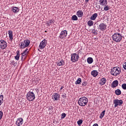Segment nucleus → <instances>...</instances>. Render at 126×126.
<instances>
[{
	"instance_id": "nucleus-1",
	"label": "nucleus",
	"mask_w": 126,
	"mask_h": 126,
	"mask_svg": "<svg viewBox=\"0 0 126 126\" xmlns=\"http://www.w3.org/2000/svg\"><path fill=\"white\" fill-rule=\"evenodd\" d=\"M78 103L79 106L85 107L88 104V98L86 97H81L79 99Z\"/></svg>"
},
{
	"instance_id": "nucleus-2",
	"label": "nucleus",
	"mask_w": 126,
	"mask_h": 126,
	"mask_svg": "<svg viewBox=\"0 0 126 126\" xmlns=\"http://www.w3.org/2000/svg\"><path fill=\"white\" fill-rule=\"evenodd\" d=\"M112 40L116 42V43H119L122 41V39H123V37L122 36V34L116 32L112 35Z\"/></svg>"
},
{
	"instance_id": "nucleus-3",
	"label": "nucleus",
	"mask_w": 126,
	"mask_h": 126,
	"mask_svg": "<svg viewBox=\"0 0 126 126\" xmlns=\"http://www.w3.org/2000/svg\"><path fill=\"white\" fill-rule=\"evenodd\" d=\"M121 68L114 67L111 69L110 73L112 75H114V76H117V75H119L121 73Z\"/></svg>"
},
{
	"instance_id": "nucleus-4",
	"label": "nucleus",
	"mask_w": 126,
	"mask_h": 126,
	"mask_svg": "<svg viewBox=\"0 0 126 126\" xmlns=\"http://www.w3.org/2000/svg\"><path fill=\"white\" fill-rule=\"evenodd\" d=\"M26 97L28 101H34L35 100V94L32 92H29L27 94Z\"/></svg>"
},
{
	"instance_id": "nucleus-5",
	"label": "nucleus",
	"mask_w": 126,
	"mask_h": 126,
	"mask_svg": "<svg viewBox=\"0 0 126 126\" xmlns=\"http://www.w3.org/2000/svg\"><path fill=\"white\" fill-rule=\"evenodd\" d=\"M79 59V55L76 54V53H73L71 55V62L72 63H75L78 62Z\"/></svg>"
},
{
	"instance_id": "nucleus-6",
	"label": "nucleus",
	"mask_w": 126,
	"mask_h": 126,
	"mask_svg": "<svg viewBox=\"0 0 126 126\" xmlns=\"http://www.w3.org/2000/svg\"><path fill=\"white\" fill-rule=\"evenodd\" d=\"M124 103V101H123V100L120 99H115L113 100V103L115 104L114 107L115 108H117L118 106H122Z\"/></svg>"
},
{
	"instance_id": "nucleus-7",
	"label": "nucleus",
	"mask_w": 126,
	"mask_h": 126,
	"mask_svg": "<svg viewBox=\"0 0 126 126\" xmlns=\"http://www.w3.org/2000/svg\"><path fill=\"white\" fill-rule=\"evenodd\" d=\"M6 47H7V43L4 40H0V49H2V50H4V49H6Z\"/></svg>"
},
{
	"instance_id": "nucleus-8",
	"label": "nucleus",
	"mask_w": 126,
	"mask_h": 126,
	"mask_svg": "<svg viewBox=\"0 0 126 126\" xmlns=\"http://www.w3.org/2000/svg\"><path fill=\"white\" fill-rule=\"evenodd\" d=\"M67 36V31L66 30H64L61 32L60 34L59 38L60 39H64L65 37Z\"/></svg>"
},
{
	"instance_id": "nucleus-9",
	"label": "nucleus",
	"mask_w": 126,
	"mask_h": 126,
	"mask_svg": "<svg viewBox=\"0 0 126 126\" xmlns=\"http://www.w3.org/2000/svg\"><path fill=\"white\" fill-rule=\"evenodd\" d=\"M47 45V40L44 39L42 40L39 45V49H40L41 50H43L46 47Z\"/></svg>"
},
{
	"instance_id": "nucleus-10",
	"label": "nucleus",
	"mask_w": 126,
	"mask_h": 126,
	"mask_svg": "<svg viewBox=\"0 0 126 126\" xmlns=\"http://www.w3.org/2000/svg\"><path fill=\"white\" fill-rule=\"evenodd\" d=\"M99 29L100 31H105L107 29V25L104 23H101L99 25Z\"/></svg>"
},
{
	"instance_id": "nucleus-11",
	"label": "nucleus",
	"mask_w": 126,
	"mask_h": 126,
	"mask_svg": "<svg viewBox=\"0 0 126 126\" xmlns=\"http://www.w3.org/2000/svg\"><path fill=\"white\" fill-rule=\"evenodd\" d=\"M23 124V119L20 118H18L16 122V125L18 126H22Z\"/></svg>"
},
{
	"instance_id": "nucleus-12",
	"label": "nucleus",
	"mask_w": 126,
	"mask_h": 126,
	"mask_svg": "<svg viewBox=\"0 0 126 126\" xmlns=\"http://www.w3.org/2000/svg\"><path fill=\"white\" fill-rule=\"evenodd\" d=\"M52 99L54 100V101H58L59 99H60V94L55 93L53 95Z\"/></svg>"
},
{
	"instance_id": "nucleus-13",
	"label": "nucleus",
	"mask_w": 126,
	"mask_h": 126,
	"mask_svg": "<svg viewBox=\"0 0 126 126\" xmlns=\"http://www.w3.org/2000/svg\"><path fill=\"white\" fill-rule=\"evenodd\" d=\"M118 85H119V81H118V80H115V81H114L112 84H111V87L112 88H115L117 87V86H118Z\"/></svg>"
},
{
	"instance_id": "nucleus-14",
	"label": "nucleus",
	"mask_w": 126,
	"mask_h": 126,
	"mask_svg": "<svg viewBox=\"0 0 126 126\" xmlns=\"http://www.w3.org/2000/svg\"><path fill=\"white\" fill-rule=\"evenodd\" d=\"M99 4L101 5H107L108 4V1L107 0H99Z\"/></svg>"
},
{
	"instance_id": "nucleus-15",
	"label": "nucleus",
	"mask_w": 126,
	"mask_h": 126,
	"mask_svg": "<svg viewBox=\"0 0 126 126\" xmlns=\"http://www.w3.org/2000/svg\"><path fill=\"white\" fill-rule=\"evenodd\" d=\"M106 82H107V79L105 78H102L99 81V84L100 85H104V84H106Z\"/></svg>"
},
{
	"instance_id": "nucleus-16",
	"label": "nucleus",
	"mask_w": 126,
	"mask_h": 126,
	"mask_svg": "<svg viewBox=\"0 0 126 126\" xmlns=\"http://www.w3.org/2000/svg\"><path fill=\"white\" fill-rule=\"evenodd\" d=\"M64 62L63 61V60H61L58 61V63H57V64L58 66H61V65H64Z\"/></svg>"
},
{
	"instance_id": "nucleus-17",
	"label": "nucleus",
	"mask_w": 126,
	"mask_h": 126,
	"mask_svg": "<svg viewBox=\"0 0 126 126\" xmlns=\"http://www.w3.org/2000/svg\"><path fill=\"white\" fill-rule=\"evenodd\" d=\"M76 15L79 17H82L83 16V12L82 10H78L76 13Z\"/></svg>"
},
{
	"instance_id": "nucleus-18",
	"label": "nucleus",
	"mask_w": 126,
	"mask_h": 126,
	"mask_svg": "<svg viewBox=\"0 0 126 126\" xmlns=\"http://www.w3.org/2000/svg\"><path fill=\"white\" fill-rule=\"evenodd\" d=\"M8 34H9V38L10 40H13V33H12V31H8Z\"/></svg>"
},
{
	"instance_id": "nucleus-19",
	"label": "nucleus",
	"mask_w": 126,
	"mask_h": 126,
	"mask_svg": "<svg viewBox=\"0 0 126 126\" xmlns=\"http://www.w3.org/2000/svg\"><path fill=\"white\" fill-rule=\"evenodd\" d=\"M20 51L19 50H18L16 52V56H15V59L16 60V61H19V58H20Z\"/></svg>"
},
{
	"instance_id": "nucleus-20",
	"label": "nucleus",
	"mask_w": 126,
	"mask_h": 126,
	"mask_svg": "<svg viewBox=\"0 0 126 126\" xmlns=\"http://www.w3.org/2000/svg\"><path fill=\"white\" fill-rule=\"evenodd\" d=\"M97 16H98V14L95 13L93 14V15L91 16L90 19L91 20H95L96 18H97Z\"/></svg>"
},
{
	"instance_id": "nucleus-21",
	"label": "nucleus",
	"mask_w": 126,
	"mask_h": 126,
	"mask_svg": "<svg viewBox=\"0 0 126 126\" xmlns=\"http://www.w3.org/2000/svg\"><path fill=\"white\" fill-rule=\"evenodd\" d=\"M91 74H92V75H93V76H94V77H96V76H97V75H98V73L97 71V70H94L93 71H92Z\"/></svg>"
},
{
	"instance_id": "nucleus-22",
	"label": "nucleus",
	"mask_w": 126,
	"mask_h": 126,
	"mask_svg": "<svg viewBox=\"0 0 126 126\" xmlns=\"http://www.w3.org/2000/svg\"><path fill=\"white\" fill-rule=\"evenodd\" d=\"M23 42L27 47H29V45H30V40L28 39H25Z\"/></svg>"
},
{
	"instance_id": "nucleus-23",
	"label": "nucleus",
	"mask_w": 126,
	"mask_h": 126,
	"mask_svg": "<svg viewBox=\"0 0 126 126\" xmlns=\"http://www.w3.org/2000/svg\"><path fill=\"white\" fill-rule=\"evenodd\" d=\"M19 46H20V49H25V48H27V47L25 46V44L23 41L20 43V44H19Z\"/></svg>"
},
{
	"instance_id": "nucleus-24",
	"label": "nucleus",
	"mask_w": 126,
	"mask_h": 126,
	"mask_svg": "<svg viewBox=\"0 0 126 126\" xmlns=\"http://www.w3.org/2000/svg\"><path fill=\"white\" fill-rule=\"evenodd\" d=\"M29 53V51H28V49H26L25 51H23V53L21 54L22 57H25L27 54Z\"/></svg>"
},
{
	"instance_id": "nucleus-25",
	"label": "nucleus",
	"mask_w": 126,
	"mask_h": 126,
	"mask_svg": "<svg viewBox=\"0 0 126 126\" xmlns=\"http://www.w3.org/2000/svg\"><path fill=\"white\" fill-rule=\"evenodd\" d=\"M12 10L15 13H17V12L19 11V8L17 7H14L12 9Z\"/></svg>"
},
{
	"instance_id": "nucleus-26",
	"label": "nucleus",
	"mask_w": 126,
	"mask_h": 126,
	"mask_svg": "<svg viewBox=\"0 0 126 126\" xmlns=\"http://www.w3.org/2000/svg\"><path fill=\"white\" fill-rule=\"evenodd\" d=\"M87 63H89L90 64L92 63H93V58H92L91 57H89L87 59Z\"/></svg>"
},
{
	"instance_id": "nucleus-27",
	"label": "nucleus",
	"mask_w": 126,
	"mask_h": 126,
	"mask_svg": "<svg viewBox=\"0 0 126 126\" xmlns=\"http://www.w3.org/2000/svg\"><path fill=\"white\" fill-rule=\"evenodd\" d=\"M87 24L88 26H89L90 27H91V26H93L94 24V22H93L92 20H89Z\"/></svg>"
},
{
	"instance_id": "nucleus-28",
	"label": "nucleus",
	"mask_w": 126,
	"mask_h": 126,
	"mask_svg": "<svg viewBox=\"0 0 126 126\" xmlns=\"http://www.w3.org/2000/svg\"><path fill=\"white\" fill-rule=\"evenodd\" d=\"M82 80H81V78H79L77 79V81L75 82V84L77 85V84H81Z\"/></svg>"
},
{
	"instance_id": "nucleus-29",
	"label": "nucleus",
	"mask_w": 126,
	"mask_h": 126,
	"mask_svg": "<svg viewBox=\"0 0 126 126\" xmlns=\"http://www.w3.org/2000/svg\"><path fill=\"white\" fill-rule=\"evenodd\" d=\"M115 93L119 96V95H121V94H122V91H121L120 89H117L115 90Z\"/></svg>"
},
{
	"instance_id": "nucleus-30",
	"label": "nucleus",
	"mask_w": 126,
	"mask_h": 126,
	"mask_svg": "<svg viewBox=\"0 0 126 126\" xmlns=\"http://www.w3.org/2000/svg\"><path fill=\"white\" fill-rule=\"evenodd\" d=\"M105 113H106V111L104 110L100 113L99 119H103V118H104V116H105Z\"/></svg>"
},
{
	"instance_id": "nucleus-31",
	"label": "nucleus",
	"mask_w": 126,
	"mask_h": 126,
	"mask_svg": "<svg viewBox=\"0 0 126 126\" xmlns=\"http://www.w3.org/2000/svg\"><path fill=\"white\" fill-rule=\"evenodd\" d=\"M3 102V95L1 94L0 95V106L1 105Z\"/></svg>"
},
{
	"instance_id": "nucleus-32",
	"label": "nucleus",
	"mask_w": 126,
	"mask_h": 126,
	"mask_svg": "<svg viewBox=\"0 0 126 126\" xmlns=\"http://www.w3.org/2000/svg\"><path fill=\"white\" fill-rule=\"evenodd\" d=\"M102 6H104V10H105V11H107L109 10V9H110V6H109L108 5H103Z\"/></svg>"
},
{
	"instance_id": "nucleus-33",
	"label": "nucleus",
	"mask_w": 126,
	"mask_h": 126,
	"mask_svg": "<svg viewBox=\"0 0 126 126\" xmlns=\"http://www.w3.org/2000/svg\"><path fill=\"white\" fill-rule=\"evenodd\" d=\"M71 19L72 20L76 21L78 20V18L77 17V16H76V15H74L72 16Z\"/></svg>"
},
{
	"instance_id": "nucleus-34",
	"label": "nucleus",
	"mask_w": 126,
	"mask_h": 126,
	"mask_svg": "<svg viewBox=\"0 0 126 126\" xmlns=\"http://www.w3.org/2000/svg\"><path fill=\"white\" fill-rule=\"evenodd\" d=\"M82 123H83V120H80L77 121V124L78 126H81V125H82Z\"/></svg>"
},
{
	"instance_id": "nucleus-35",
	"label": "nucleus",
	"mask_w": 126,
	"mask_h": 126,
	"mask_svg": "<svg viewBox=\"0 0 126 126\" xmlns=\"http://www.w3.org/2000/svg\"><path fill=\"white\" fill-rule=\"evenodd\" d=\"M48 22L50 24H53L55 23V20L54 19H50L48 21Z\"/></svg>"
},
{
	"instance_id": "nucleus-36",
	"label": "nucleus",
	"mask_w": 126,
	"mask_h": 126,
	"mask_svg": "<svg viewBox=\"0 0 126 126\" xmlns=\"http://www.w3.org/2000/svg\"><path fill=\"white\" fill-rule=\"evenodd\" d=\"M3 116V113L2 112V111H0V120H1V119H2Z\"/></svg>"
},
{
	"instance_id": "nucleus-37",
	"label": "nucleus",
	"mask_w": 126,
	"mask_h": 126,
	"mask_svg": "<svg viewBox=\"0 0 126 126\" xmlns=\"http://www.w3.org/2000/svg\"><path fill=\"white\" fill-rule=\"evenodd\" d=\"M65 117H66L65 113H62L61 115V119H64Z\"/></svg>"
},
{
	"instance_id": "nucleus-38",
	"label": "nucleus",
	"mask_w": 126,
	"mask_h": 126,
	"mask_svg": "<svg viewBox=\"0 0 126 126\" xmlns=\"http://www.w3.org/2000/svg\"><path fill=\"white\" fill-rule=\"evenodd\" d=\"M122 87L123 89H124V90H126V84H122Z\"/></svg>"
},
{
	"instance_id": "nucleus-39",
	"label": "nucleus",
	"mask_w": 126,
	"mask_h": 126,
	"mask_svg": "<svg viewBox=\"0 0 126 126\" xmlns=\"http://www.w3.org/2000/svg\"><path fill=\"white\" fill-rule=\"evenodd\" d=\"M86 85H87V82L84 81V82H83L82 83V86H86Z\"/></svg>"
},
{
	"instance_id": "nucleus-40",
	"label": "nucleus",
	"mask_w": 126,
	"mask_h": 126,
	"mask_svg": "<svg viewBox=\"0 0 126 126\" xmlns=\"http://www.w3.org/2000/svg\"><path fill=\"white\" fill-rule=\"evenodd\" d=\"M123 67L124 69L126 70V62L124 63L123 64Z\"/></svg>"
},
{
	"instance_id": "nucleus-41",
	"label": "nucleus",
	"mask_w": 126,
	"mask_h": 126,
	"mask_svg": "<svg viewBox=\"0 0 126 126\" xmlns=\"http://www.w3.org/2000/svg\"><path fill=\"white\" fill-rule=\"evenodd\" d=\"M62 97L64 98H65L66 97V94H63V95H62Z\"/></svg>"
},
{
	"instance_id": "nucleus-42",
	"label": "nucleus",
	"mask_w": 126,
	"mask_h": 126,
	"mask_svg": "<svg viewBox=\"0 0 126 126\" xmlns=\"http://www.w3.org/2000/svg\"><path fill=\"white\" fill-rule=\"evenodd\" d=\"M93 33L94 34H97V32H96V31H95V30H93Z\"/></svg>"
},
{
	"instance_id": "nucleus-43",
	"label": "nucleus",
	"mask_w": 126,
	"mask_h": 126,
	"mask_svg": "<svg viewBox=\"0 0 126 126\" xmlns=\"http://www.w3.org/2000/svg\"><path fill=\"white\" fill-rule=\"evenodd\" d=\"M93 126H99L97 124H94Z\"/></svg>"
},
{
	"instance_id": "nucleus-44",
	"label": "nucleus",
	"mask_w": 126,
	"mask_h": 126,
	"mask_svg": "<svg viewBox=\"0 0 126 126\" xmlns=\"http://www.w3.org/2000/svg\"><path fill=\"white\" fill-rule=\"evenodd\" d=\"M47 25H48V26H50V25H51V24H50V23H49L48 21H47Z\"/></svg>"
},
{
	"instance_id": "nucleus-45",
	"label": "nucleus",
	"mask_w": 126,
	"mask_h": 126,
	"mask_svg": "<svg viewBox=\"0 0 126 126\" xmlns=\"http://www.w3.org/2000/svg\"><path fill=\"white\" fill-rule=\"evenodd\" d=\"M63 88H64L63 86H61V89H60V90H63Z\"/></svg>"
},
{
	"instance_id": "nucleus-46",
	"label": "nucleus",
	"mask_w": 126,
	"mask_h": 126,
	"mask_svg": "<svg viewBox=\"0 0 126 126\" xmlns=\"http://www.w3.org/2000/svg\"><path fill=\"white\" fill-rule=\"evenodd\" d=\"M90 0H85V2L86 3H87V2H88V1H89Z\"/></svg>"
},
{
	"instance_id": "nucleus-47",
	"label": "nucleus",
	"mask_w": 126,
	"mask_h": 126,
	"mask_svg": "<svg viewBox=\"0 0 126 126\" xmlns=\"http://www.w3.org/2000/svg\"><path fill=\"white\" fill-rule=\"evenodd\" d=\"M15 63L14 61H13L11 63L14 64V63Z\"/></svg>"
},
{
	"instance_id": "nucleus-48",
	"label": "nucleus",
	"mask_w": 126,
	"mask_h": 126,
	"mask_svg": "<svg viewBox=\"0 0 126 126\" xmlns=\"http://www.w3.org/2000/svg\"><path fill=\"white\" fill-rule=\"evenodd\" d=\"M21 60H23V56H22V55L21 56Z\"/></svg>"
},
{
	"instance_id": "nucleus-49",
	"label": "nucleus",
	"mask_w": 126,
	"mask_h": 126,
	"mask_svg": "<svg viewBox=\"0 0 126 126\" xmlns=\"http://www.w3.org/2000/svg\"><path fill=\"white\" fill-rule=\"evenodd\" d=\"M13 64H14V65L15 66V65H16V63H14Z\"/></svg>"
},
{
	"instance_id": "nucleus-50",
	"label": "nucleus",
	"mask_w": 126,
	"mask_h": 126,
	"mask_svg": "<svg viewBox=\"0 0 126 126\" xmlns=\"http://www.w3.org/2000/svg\"><path fill=\"white\" fill-rule=\"evenodd\" d=\"M38 51H39V52H41V51H40V50L38 49Z\"/></svg>"
},
{
	"instance_id": "nucleus-51",
	"label": "nucleus",
	"mask_w": 126,
	"mask_h": 126,
	"mask_svg": "<svg viewBox=\"0 0 126 126\" xmlns=\"http://www.w3.org/2000/svg\"><path fill=\"white\" fill-rule=\"evenodd\" d=\"M45 32H47V31H45Z\"/></svg>"
}]
</instances>
